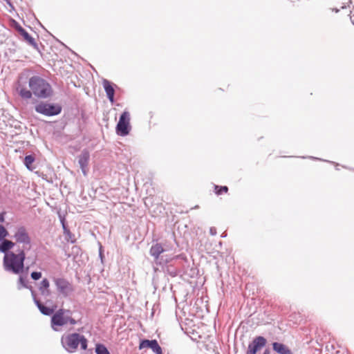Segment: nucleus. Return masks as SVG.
<instances>
[{"label":"nucleus","mask_w":354,"mask_h":354,"mask_svg":"<svg viewBox=\"0 0 354 354\" xmlns=\"http://www.w3.org/2000/svg\"><path fill=\"white\" fill-rule=\"evenodd\" d=\"M25 259L26 253L24 249H19L17 253L10 252L3 257V268L7 272L20 274L24 271Z\"/></svg>","instance_id":"f257e3e1"},{"label":"nucleus","mask_w":354,"mask_h":354,"mask_svg":"<svg viewBox=\"0 0 354 354\" xmlns=\"http://www.w3.org/2000/svg\"><path fill=\"white\" fill-rule=\"evenodd\" d=\"M61 344L67 352L73 353L77 351L79 345H80L81 349L86 350L88 340L83 335L73 333L62 335Z\"/></svg>","instance_id":"f03ea898"},{"label":"nucleus","mask_w":354,"mask_h":354,"mask_svg":"<svg viewBox=\"0 0 354 354\" xmlns=\"http://www.w3.org/2000/svg\"><path fill=\"white\" fill-rule=\"evenodd\" d=\"M28 86L32 93L39 98L46 99L53 94L50 84L40 76L31 77L28 81Z\"/></svg>","instance_id":"7ed1b4c3"},{"label":"nucleus","mask_w":354,"mask_h":354,"mask_svg":"<svg viewBox=\"0 0 354 354\" xmlns=\"http://www.w3.org/2000/svg\"><path fill=\"white\" fill-rule=\"evenodd\" d=\"M53 282L56 287L57 292L63 297H69L74 291L73 284L66 279L63 277H54Z\"/></svg>","instance_id":"20e7f679"},{"label":"nucleus","mask_w":354,"mask_h":354,"mask_svg":"<svg viewBox=\"0 0 354 354\" xmlns=\"http://www.w3.org/2000/svg\"><path fill=\"white\" fill-rule=\"evenodd\" d=\"M35 109L37 113L46 116L57 115L62 111V107L59 105L51 104L45 102H40L37 104Z\"/></svg>","instance_id":"39448f33"},{"label":"nucleus","mask_w":354,"mask_h":354,"mask_svg":"<svg viewBox=\"0 0 354 354\" xmlns=\"http://www.w3.org/2000/svg\"><path fill=\"white\" fill-rule=\"evenodd\" d=\"M130 130V114L125 111L120 117L116 126V133L118 136H125L129 133Z\"/></svg>","instance_id":"423d86ee"},{"label":"nucleus","mask_w":354,"mask_h":354,"mask_svg":"<svg viewBox=\"0 0 354 354\" xmlns=\"http://www.w3.org/2000/svg\"><path fill=\"white\" fill-rule=\"evenodd\" d=\"M70 310H67L63 308L59 309L51 317V327L55 330L58 331L57 326H63L66 324V314H70Z\"/></svg>","instance_id":"0eeeda50"},{"label":"nucleus","mask_w":354,"mask_h":354,"mask_svg":"<svg viewBox=\"0 0 354 354\" xmlns=\"http://www.w3.org/2000/svg\"><path fill=\"white\" fill-rule=\"evenodd\" d=\"M13 238L16 243L23 244L24 247L26 245H30L31 243V239L24 226H20L17 228Z\"/></svg>","instance_id":"6e6552de"},{"label":"nucleus","mask_w":354,"mask_h":354,"mask_svg":"<svg viewBox=\"0 0 354 354\" xmlns=\"http://www.w3.org/2000/svg\"><path fill=\"white\" fill-rule=\"evenodd\" d=\"M267 340L263 336L255 337L248 345L245 354H257V351L266 345Z\"/></svg>","instance_id":"1a4fd4ad"},{"label":"nucleus","mask_w":354,"mask_h":354,"mask_svg":"<svg viewBox=\"0 0 354 354\" xmlns=\"http://www.w3.org/2000/svg\"><path fill=\"white\" fill-rule=\"evenodd\" d=\"M89 160V151L86 149H83L81 154L78 156V163L84 176L87 175Z\"/></svg>","instance_id":"9d476101"},{"label":"nucleus","mask_w":354,"mask_h":354,"mask_svg":"<svg viewBox=\"0 0 354 354\" xmlns=\"http://www.w3.org/2000/svg\"><path fill=\"white\" fill-rule=\"evenodd\" d=\"M145 348H151L153 352H154L156 354H161L162 348L158 344L156 339H142L141 340L139 348L143 349Z\"/></svg>","instance_id":"9b49d317"},{"label":"nucleus","mask_w":354,"mask_h":354,"mask_svg":"<svg viewBox=\"0 0 354 354\" xmlns=\"http://www.w3.org/2000/svg\"><path fill=\"white\" fill-rule=\"evenodd\" d=\"M32 299L34 303L39 308V311L44 315H50L53 313L54 309L50 307L45 306L43 304L40 302L39 299L36 297V294L32 292Z\"/></svg>","instance_id":"f8f14e48"},{"label":"nucleus","mask_w":354,"mask_h":354,"mask_svg":"<svg viewBox=\"0 0 354 354\" xmlns=\"http://www.w3.org/2000/svg\"><path fill=\"white\" fill-rule=\"evenodd\" d=\"M38 289L42 296L46 297L50 295V283L48 279L44 278L42 279L38 286Z\"/></svg>","instance_id":"ddd939ff"},{"label":"nucleus","mask_w":354,"mask_h":354,"mask_svg":"<svg viewBox=\"0 0 354 354\" xmlns=\"http://www.w3.org/2000/svg\"><path fill=\"white\" fill-rule=\"evenodd\" d=\"M0 241V252L3 253L4 255L8 254L10 252V250L15 245V243L6 238Z\"/></svg>","instance_id":"4468645a"},{"label":"nucleus","mask_w":354,"mask_h":354,"mask_svg":"<svg viewBox=\"0 0 354 354\" xmlns=\"http://www.w3.org/2000/svg\"><path fill=\"white\" fill-rule=\"evenodd\" d=\"M165 252V250L160 243H156L153 245L149 250V254L154 258L155 261H157L160 255Z\"/></svg>","instance_id":"2eb2a0df"},{"label":"nucleus","mask_w":354,"mask_h":354,"mask_svg":"<svg viewBox=\"0 0 354 354\" xmlns=\"http://www.w3.org/2000/svg\"><path fill=\"white\" fill-rule=\"evenodd\" d=\"M103 87L106 92V96L111 102H114V93L115 91L110 82L107 80H104Z\"/></svg>","instance_id":"dca6fc26"},{"label":"nucleus","mask_w":354,"mask_h":354,"mask_svg":"<svg viewBox=\"0 0 354 354\" xmlns=\"http://www.w3.org/2000/svg\"><path fill=\"white\" fill-rule=\"evenodd\" d=\"M273 350L279 354H292L291 350L285 344L279 342L272 344Z\"/></svg>","instance_id":"f3484780"},{"label":"nucleus","mask_w":354,"mask_h":354,"mask_svg":"<svg viewBox=\"0 0 354 354\" xmlns=\"http://www.w3.org/2000/svg\"><path fill=\"white\" fill-rule=\"evenodd\" d=\"M17 90L19 92L20 97L25 100L30 99L32 96V91L27 90L26 88L19 84L17 87Z\"/></svg>","instance_id":"a211bd4d"},{"label":"nucleus","mask_w":354,"mask_h":354,"mask_svg":"<svg viewBox=\"0 0 354 354\" xmlns=\"http://www.w3.org/2000/svg\"><path fill=\"white\" fill-rule=\"evenodd\" d=\"M21 37H23L24 40L27 42L28 45L33 47L35 50H39V46L35 41V39L32 37L27 31H26V32L22 35Z\"/></svg>","instance_id":"6ab92c4d"},{"label":"nucleus","mask_w":354,"mask_h":354,"mask_svg":"<svg viewBox=\"0 0 354 354\" xmlns=\"http://www.w3.org/2000/svg\"><path fill=\"white\" fill-rule=\"evenodd\" d=\"M35 157L32 155H28L24 158V163L28 169L32 171L34 168L32 167V164L35 162Z\"/></svg>","instance_id":"aec40b11"},{"label":"nucleus","mask_w":354,"mask_h":354,"mask_svg":"<svg viewBox=\"0 0 354 354\" xmlns=\"http://www.w3.org/2000/svg\"><path fill=\"white\" fill-rule=\"evenodd\" d=\"M96 354H111L107 348L102 344H97L95 346Z\"/></svg>","instance_id":"412c9836"},{"label":"nucleus","mask_w":354,"mask_h":354,"mask_svg":"<svg viewBox=\"0 0 354 354\" xmlns=\"http://www.w3.org/2000/svg\"><path fill=\"white\" fill-rule=\"evenodd\" d=\"M214 189H215V193L217 195H221L223 192H225V193L227 192L228 187L227 186L215 185Z\"/></svg>","instance_id":"4be33fe9"},{"label":"nucleus","mask_w":354,"mask_h":354,"mask_svg":"<svg viewBox=\"0 0 354 354\" xmlns=\"http://www.w3.org/2000/svg\"><path fill=\"white\" fill-rule=\"evenodd\" d=\"M64 234L65 236L66 241H70L72 243H74L76 241L75 235L72 234L70 230L66 232Z\"/></svg>","instance_id":"5701e85b"},{"label":"nucleus","mask_w":354,"mask_h":354,"mask_svg":"<svg viewBox=\"0 0 354 354\" xmlns=\"http://www.w3.org/2000/svg\"><path fill=\"white\" fill-rule=\"evenodd\" d=\"M21 288H28L26 280L21 276L19 277L18 280V289Z\"/></svg>","instance_id":"b1692460"},{"label":"nucleus","mask_w":354,"mask_h":354,"mask_svg":"<svg viewBox=\"0 0 354 354\" xmlns=\"http://www.w3.org/2000/svg\"><path fill=\"white\" fill-rule=\"evenodd\" d=\"M8 232L6 227L0 224V241L3 240L8 236Z\"/></svg>","instance_id":"393cba45"},{"label":"nucleus","mask_w":354,"mask_h":354,"mask_svg":"<svg viewBox=\"0 0 354 354\" xmlns=\"http://www.w3.org/2000/svg\"><path fill=\"white\" fill-rule=\"evenodd\" d=\"M351 3V0H340V2H339L340 8L344 9V8H346L347 6H349Z\"/></svg>","instance_id":"a878e982"},{"label":"nucleus","mask_w":354,"mask_h":354,"mask_svg":"<svg viewBox=\"0 0 354 354\" xmlns=\"http://www.w3.org/2000/svg\"><path fill=\"white\" fill-rule=\"evenodd\" d=\"M30 276L33 280H38L41 277V272H32L31 273Z\"/></svg>","instance_id":"bb28decb"},{"label":"nucleus","mask_w":354,"mask_h":354,"mask_svg":"<svg viewBox=\"0 0 354 354\" xmlns=\"http://www.w3.org/2000/svg\"><path fill=\"white\" fill-rule=\"evenodd\" d=\"M16 30H17V32H19V34L22 36V35H24L25 32H26V30L24 28H23L19 24H17L16 26Z\"/></svg>","instance_id":"cd10ccee"},{"label":"nucleus","mask_w":354,"mask_h":354,"mask_svg":"<svg viewBox=\"0 0 354 354\" xmlns=\"http://www.w3.org/2000/svg\"><path fill=\"white\" fill-rule=\"evenodd\" d=\"M70 323L71 325H75L77 324V321L66 314V324Z\"/></svg>","instance_id":"c85d7f7f"},{"label":"nucleus","mask_w":354,"mask_h":354,"mask_svg":"<svg viewBox=\"0 0 354 354\" xmlns=\"http://www.w3.org/2000/svg\"><path fill=\"white\" fill-rule=\"evenodd\" d=\"M58 216H59V218L62 225H66V223L65 216L62 215V214H60V213H58Z\"/></svg>","instance_id":"c756f323"},{"label":"nucleus","mask_w":354,"mask_h":354,"mask_svg":"<svg viewBox=\"0 0 354 354\" xmlns=\"http://www.w3.org/2000/svg\"><path fill=\"white\" fill-rule=\"evenodd\" d=\"M6 214V212H2L0 213V223H2L4 222Z\"/></svg>","instance_id":"7c9ffc66"},{"label":"nucleus","mask_w":354,"mask_h":354,"mask_svg":"<svg viewBox=\"0 0 354 354\" xmlns=\"http://www.w3.org/2000/svg\"><path fill=\"white\" fill-rule=\"evenodd\" d=\"M209 233H210L211 235L215 236L216 234V233H217L216 227H211L210 229H209Z\"/></svg>","instance_id":"2f4dec72"},{"label":"nucleus","mask_w":354,"mask_h":354,"mask_svg":"<svg viewBox=\"0 0 354 354\" xmlns=\"http://www.w3.org/2000/svg\"><path fill=\"white\" fill-rule=\"evenodd\" d=\"M350 19L352 24L354 25V11H351Z\"/></svg>","instance_id":"473e14b6"},{"label":"nucleus","mask_w":354,"mask_h":354,"mask_svg":"<svg viewBox=\"0 0 354 354\" xmlns=\"http://www.w3.org/2000/svg\"><path fill=\"white\" fill-rule=\"evenodd\" d=\"M62 228H63V232H64V234L66 232H67V231H68V230H69V229L68 228V227H67V225H66H66H62Z\"/></svg>","instance_id":"72a5a7b5"},{"label":"nucleus","mask_w":354,"mask_h":354,"mask_svg":"<svg viewBox=\"0 0 354 354\" xmlns=\"http://www.w3.org/2000/svg\"><path fill=\"white\" fill-rule=\"evenodd\" d=\"M263 354H270V350H269L268 348H266V349L263 351Z\"/></svg>","instance_id":"f704fd0d"},{"label":"nucleus","mask_w":354,"mask_h":354,"mask_svg":"<svg viewBox=\"0 0 354 354\" xmlns=\"http://www.w3.org/2000/svg\"><path fill=\"white\" fill-rule=\"evenodd\" d=\"M28 288L30 290V292H31V295H32V292H34V293L35 294V290L32 289V286H28Z\"/></svg>","instance_id":"c9c22d12"},{"label":"nucleus","mask_w":354,"mask_h":354,"mask_svg":"<svg viewBox=\"0 0 354 354\" xmlns=\"http://www.w3.org/2000/svg\"><path fill=\"white\" fill-rule=\"evenodd\" d=\"M333 10L335 11L336 12H339V9L335 8H333Z\"/></svg>","instance_id":"e433bc0d"},{"label":"nucleus","mask_w":354,"mask_h":354,"mask_svg":"<svg viewBox=\"0 0 354 354\" xmlns=\"http://www.w3.org/2000/svg\"><path fill=\"white\" fill-rule=\"evenodd\" d=\"M221 236H222V237H225V234H222V235H221Z\"/></svg>","instance_id":"4c0bfd02"},{"label":"nucleus","mask_w":354,"mask_h":354,"mask_svg":"<svg viewBox=\"0 0 354 354\" xmlns=\"http://www.w3.org/2000/svg\"><path fill=\"white\" fill-rule=\"evenodd\" d=\"M161 354H162V351H161Z\"/></svg>","instance_id":"58836bf2"}]
</instances>
